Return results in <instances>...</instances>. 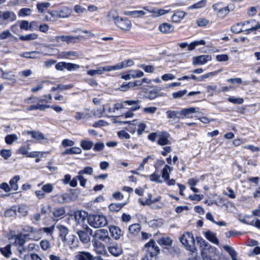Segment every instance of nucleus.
<instances>
[{"instance_id": "obj_40", "label": "nucleus", "mask_w": 260, "mask_h": 260, "mask_svg": "<svg viewBox=\"0 0 260 260\" xmlns=\"http://www.w3.org/2000/svg\"><path fill=\"white\" fill-rule=\"evenodd\" d=\"M50 106L48 105L41 104L40 103L36 105H31L27 108V110L32 111L35 110H44L47 108H49Z\"/></svg>"}, {"instance_id": "obj_5", "label": "nucleus", "mask_w": 260, "mask_h": 260, "mask_svg": "<svg viewBox=\"0 0 260 260\" xmlns=\"http://www.w3.org/2000/svg\"><path fill=\"white\" fill-rule=\"evenodd\" d=\"M111 240L108 231L105 229H101L95 232L92 241H103L106 243H110Z\"/></svg>"}, {"instance_id": "obj_50", "label": "nucleus", "mask_w": 260, "mask_h": 260, "mask_svg": "<svg viewBox=\"0 0 260 260\" xmlns=\"http://www.w3.org/2000/svg\"><path fill=\"white\" fill-rule=\"evenodd\" d=\"M130 75L132 78H138L143 77L144 75V73L139 70H130Z\"/></svg>"}, {"instance_id": "obj_1", "label": "nucleus", "mask_w": 260, "mask_h": 260, "mask_svg": "<svg viewBox=\"0 0 260 260\" xmlns=\"http://www.w3.org/2000/svg\"><path fill=\"white\" fill-rule=\"evenodd\" d=\"M251 24L250 27L249 28L245 29V31L249 30H256L260 29V24H258V23L254 19L245 21L243 22L237 23L236 24L233 25L231 28V31L235 34L240 33L244 30L243 28L245 26V25L250 24Z\"/></svg>"}, {"instance_id": "obj_13", "label": "nucleus", "mask_w": 260, "mask_h": 260, "mask_svg": "<svg viewBox=\"0 0 260 260\" xmlns=\"http://www.w3.org/2000/svg\"><path fill=\"white\" fill-rule=\"evenodd\" d=\"M92 245L95 252L98 254L107 255L106 246L100 241H92Z\"/></svg>"}, {"instance_id": "obj_35", "label": "nucleus", "mask_w": 260, "mask_h": 260, "mask_svg": "<svg viewBox=\"0 0 260 260\" xmlns=\"http://www.w3.org/2000/svg\"><path fill=\"white\" fill-rule=\"evenodd\" d=\"M178 114L179 112L178 111L168 110L166 112L167 118L170 119V121L172 122L179 118Z\"/></svg>"}, {"instance_id": "obj_9", "label": "nucleus", "mask_w": 260, "mask_h": 260, "mask_svg": "<svg viewBox=\"0 0 260 260\" xmlns=\"http://www.w3.org/2000/svg\"><path fill=\"white\" fill-rule=\"evenodd\" d=\"M27 236L26 234H19L14 236L15 240L14 244L18 246V250L21 253L26 250V248L23 247V245L25 242V239Z\"/></svg>"}, {"instance_id": "obj_4", "label": "nucleus", "mask_w": 260, "mask_h": 260, "mask_svg": "<svg viewBox=\"0 0 260 260\" xmlns=\"http://www.w3.org/2000/svg\"><path fill=\"white\" fill-rule=\"evenodd\" d=\"M89 224L94 228H100L108 224L107 218L103 215H91L88 218Z\"/></svg>"}, {"instance_id": "obj_33", "label": "nucleus", "mask_w": 260, "mask_h": 260, "mask_svg": "<svg viewBox=\"0 0 260 260\" xmlns=\"http://www.w3.org/2000/svg\"><path fill=\"white\" fill-rule=\"evenodd\" d=\"M66 211L64 208H59L55 209L53 211V214L55 220H58L59 218H62L64 217Z\"/></svg>"}, {"instance_id": "obj_55", "label": "nucleus", "mask_w": 260, "mask_h": 260, "mask_svg": "<svg viewBox=\"0 0 260 260\" xmlns=\"http://www.w3.org/2000/svg\"><path fill=\"white\" fill-rule=\"evenodd\" d=\"M139 68L143 69L146 73H152L154 71V67L152 65H146L145 64H142L139 65Z\"/></svg>"}, {"instance_id": "obj_63", "label": "nucleus", "mask_w": 260, "mask_h": 260, "mask_svg": "<svg viewBox=\"0 0 260 260\" xmlns=\"http://www.w3.org/2000/svg\"><path fill=\"white\" fill-rule=\"evenodd\" d=\"M223 194L225 196H227L231 199L236 198V195L235 194L234 190L230 187H228L226 190H224L223 191Z\"/></svg>"}, {"instance_id": "obj_38", "label": "nucleus", "mask_w": 260, "mask_h": 260, "mask_svg": "<svg viewBox=\"0 0 260 260\" xmlns=\"http://www.w3.org/2000/svg\"><path fill=\"white\" fill-rule=\"evenodd\" d=\"M141 226L138 223H135L129 226L128 230L130 234L133 235H137L140 231Z\"/></svg>"}, {"instance_id": "obj_6", "label": "nucleus", "mask_w": 260, "mask_h": 260, "mask_svg": "<svg viewBox=\"0 0 260 260\" xmlns=\"http://www.w3.org/2000/svg\"><path fill=\"white\" fill-rule=\"evenodd\" d=\"M93 172V168L89 166L84 168L82 170H81L78 172L77 178H78V180L80 182V185L82 187L85 188L87 183V179L84 178L83 175L86 174L88 175H91Z\"/></svg>"}, {"instance_id": "obj_23", "label": "nucleus", "mask_w": 260, "mask_h": 260, "mask_svg": "<svg viewBox=\"0 0 260 260\" xmlns=\"http://www.w3.org/2000/svg\"><path fill=\"white\" fill-rule=\"evenodd\" d=\"M147 12H148V11L145 9L144 10L126 11L125 12V14L126 15L131 16L134 18H139L146 15Z\"/></svg>"}, {"instance_id": "obj_44", "label": "nucleus", "mask_w": 260, "mask_h": 260, "mask_svg": "<svg viewBox=\"0 0 260 260\" xmlns=\"http://www.w3.org/2000/svg\"><path fill=\"white\" fill-rule=\"evenodd\" d=\"M80 146L84 150H88L92 147L93 143L90 141L82 140L80 142Z\"/></svg>"}, {"instance_id": "obj_12", "label": "nucleus", "mask_w": 260, "mask_h": 260, "mask_svg": "<svg viewBox=\"0 0 260 260\" xmlns=\"http://www.w3.org/2000/svg\"><path fill=\"white\" fill-rule=\"evenodd\" d=\"M212 59L211 56L209 55H202L192 58V64L194 66L202 65Z\"/></svg>"}, {"instance_id": "obj_26", "label": "nucleus", "mask_w": 260, "mask_h": 260, "mask_svg": "<svg viewBox=\"0 0 260 260\" xmlns=\"http://www.w3.org/2000/svg\"><path fill=\"white\" fill-rule=\"evenodd\" d=\"M158 243L165 247V248L169 249L172 243V240L168 237H162L157 240Z\"/></svg>"}, {"instance_id": "obj_11", "label": "nucleus", "mask_w": 260, "mask_h": 260, "mask_svg": "<svg viewBox=\"0 0 260 260\" xmlns=\"http://www.w3.org/2000/svg\"><path fill=\"white\" fill-rule=\"evenodd\" d=\"M16 19L17 16L13 11H3L0 15V19L6 22L7 23L14 22Z\"/></svg>"}, {"instance_id": "obj_31", "label": "nucleus", "mask_w": 260, "mask_h": 260, "mask_svg": "<svg viewBox=\"0 0 260 260\" xmlns=\"http://www.w3.org/2000/svg\"><path fill=\"white\" fill-rule=\"evenodd\" d=\"M126 204V202L121 203H111L109 206V209L112 212H117L119 211Z\"/></svg>"}, {"instance_id": "obj_17", "label": "nucleus", "mask_w": 260, "mask_h": 260, "mask_svg": "<svg viewBox=\"0 0 260 260\" xmlns=\"http://www.w3.org/2000/svg\"><path fill=\"white\" fill-rule=\"evenodd\" d=\"M134 62L132 59H127L121 62L118 63L114 66H112L113 71L119 70L123 68L131 67L134 65Z\"/></svg>"}, {"instance_id": "obj_15", "label": "nucleus", "mask_w": 260, "mask_h": 260, "mask_svg": "<svg viewBox=\"0 0 260 260\" xmlns=\"http://www.w3.org/2000/svg\"><path fill=\"white\" fill-rule=\"evenodd\" d=\"M93 255L87 251H79L74 255L73 260H92Z\"/></svg>"}, {"instance_id": "obj_21", "label": "nucleus", "mask_w": 260, "mask_h": 260, "mask_svg": "<svg viewBox=\"0 0 260 260\" xmlns=\"http://www.w3.org/2000/svg\"><path fill=\"white\" fill-rule=\"evenodd\" d=\"M109 232L111 233V236L116 240L119 239L123 234L120 229L118 226L114 225H111L109 226Z\"/></svg>"}, {"instance_id": "obj_39", "label": "nucleus", "mask_w": 260, "mask_h": 260, "mask_svg": "<svg viewBox=\"0 0 260 260\" xmlns=\"http://www.w3.org/2000/svg\"><path fill=\"white\" fill-rule=\"evenodd\" d=\"M169 12V10L158 9H154L150 11V12L152 13L151 16L153 17H159L166 13H168Z\"/></svg>"}, {"instance_id": "obj_8", "label": "nucleus", "mask_w": 260, "mask_h": 260, "mask_svg": "<svg viewBox=\"0 0 260 260\" xmlns=\"http://www.w3.org/2000/svg\"><path fill=\"white\" fill-rule=\"evenodd\" d=\"M197 243L201 249V255L203 260L205 259L206 251H213L215 249L213 248L208 242L201 237H197Z\"/></svg>"}, {"instance_id": "obj_7", "label": "nucleus", "mask_w": 260, "mask_h": 260, "mask_svg": "<svg viewBox=\"0 0 260 260\" xmlns=\"http://www.w3.org/2000/svg\"><path fill=\"white\" fill-rule=\"evenodd\" d=\"M111 18L114 21L115 24L122 30H128L132 27L130 20L126 18L112 16Z\"/></svg>"}, {"instance_id": "obj_58", "label": "nucleus", "mask_w": 260, "mask_h": 260, "mask_svg": "<svg viewBox=\"0 0 260 260\" xmlns=\"http://www.w3.org/2000/svg\"><path fill=\"white\" fill-rule=\"evenodd\" d=\"M28 134H30L32 137L36 140H40L44 139V136L41 133L36 132H28Z\"/></svg>"}, {"instance_id": "obj_49", "label": "nucleus", "mask_w": 260, "mask_h": 260, "mask_svg": "<svg viewBox=\"0 0 260 260\" xmlns=\"http://www.w3.org/2000/svg\"><path fill=\"white\" fill-rule=\"evenodd\" d=\"M38 37L37 34L32 33L25 36H21L19 38L21 41H30L37 39Z\"/></svg>"}, {"instance_id": "obj_53", "label": "nucleus", "mask_w": 260, "mask_h": 260, "mask_svg": "<svg viewBox=\"0 0 260 260\" xmlns=\"http://www.w3.org/2000/svg\"><path fill=\"white\" fill-rule=\"evenodd\" d=\"M54 185L51 183H47L43 185L42 187V189L45 194L50 193L54 189Z\"/></svg>"}, {"instance_id": "obj_16", "label": "nucleus", "mask_w": 260, "mask_h": 260, "mask_svg": "<svg viewBox=\"0 0 260 260\" xmlns=\"http://www.w3.org/2000/svg\"><path fill=\"white\" fill-rule=\"evenodd\" d=\"M108 251L110 254L114 256H118L122 253V249L117 243H114L108 247Z\"/></svg>"}, {"instance_id": "obj_47", "label": "nucleus", "mask_w": 260, "mask_h": 260, "mask_svg": "<svg viewBox=\"0 0 260 260\" xmlns=\"http://www.w3.org/2000/svg\"><path fill=\"white\" fill-rule=\"evenodd\" d=\"M18 138L16 134L8 135L6 136L5 140L7 144H12L14 142L17 141Z\"/></svg>"}, {"instance_id": "obj_3", "label": "nucleus", "mask_w": 260, "mask_h": 260, "mask_svg": "<svg viewBox=\"0 0 260 260\" xmlns=\"http://www.w3.org/2000/svg\"><path fill=\"white\" fill-rule=\"evenodd\" d=\"M180 242H181L186 250L191 252H194L197 250L195 240L192 234L189 233L183 234L180 238Z\"/></svg>"}, {"instance_id": "obj_28", "label": "nucleus", "mask_w": 260, "mask_h": 260, "mask_svg": "<svg viewBox=\"0 0 260 260\" xmlns=\"http://www.w3.org/2000/svg\"><path fill=\"white\" fill-rule=\"evenodd\" d=\"M124 103L128 106H132L131 110L132 111H135L140 108V104L141 102L139 100H126Z\"/></svg>"}, {"instance_id": "obj_30", "label": "nucleus", "mask_w": 260, "mask_h": 260, "mask_svg": "<svg viewBox=\"0 0 260 260\" xmlns=\"http://www.w3.org/2000/svg\"><path fill=\"white\" fill-rule=\"evenodd\" d=\"M40 54H41V53L39 51H33L30 52H24L20 54V56L26 58L36 59L38 58V55Z\"/></svg>"}, {"instance_id": "obj_42", "label": "nucleus", "mask_w": 260, "mask_h": 260, "mask_svg": "<svg viewBox=\"0 0 260 260\" xmlns=\"http://www.w3.org/2000/svg\"><path fill=\"white\" fill-rule=\"evenodd\" d=\"M2 72V77L3 79L9 80L13 82H16L15 79V75L11 74V72H5L3 70H1Z\"/></svg>"}, {"instance_id": "obj_52", "label": "nucleus", "mask_w": 260, "mask_h": 260, "mask_svg": "<svg viewBox=\"0 0 260 260\" xmlns=\"http://www.w3.org/2000/svg\"><path fill=\"white\" fill-rule=\"evenodd\" d=\"M0 251L1 252L2 254L5 257H10L12 254L11 251V245H8L5 247L1 248Z\"/></svg>"}, {"instance_id": "obj_59", "label": "nucleus", "mask_w": 260, "mask_h": 260, "mask_svg": "<svg viewBox=\"0 0 260 260\" xmlns=\"http://www.w3.org/2000/svg\"><path fill=\"white\" fill-rule=\"evenodd\" d=\"M20 28L21 29H24L26 30H32L31 24H29L28 21L27 20H23L21 22Z\"/></svg>"}, {"instance_id": "obj_43", "label": "nucleus", "mask_w": 260, "mask_h": 260, "mask_svg": "<svg viewBox=\"0 0 260 260\" xmlns=\"http://www.w3.org/2000/svg\"><path fill=\"white\" fill-rule=\"evenodd\" d=\"M148 224L153 228L161 227L163 224V221L161 219H154L148 222Z\"/></svg>"}, {"instance_id": "obj_25", "label": "nucleus", "mask_w": 260, "mask_h": 260, "mask_svg": "<svg viewBox=\"0 0 260 260\" xmlns=\"http://www.w3.org/2000/svg\"><path fill=\"white\" fill-rule=\"evenodd\" d=\"M77 37L72 36H59L56 37V40L57 42H65L67 44L75 43Z\"/></svg>"}, {"instance_id": "obj_41", "label": "nucleus", "mask_w": 260, "mask_h": 260, "mask_svg": "<svg viewBox=\"0 0 260 260\" xmlns=\"http://www.w3.org/2000/svg\"><path fill=\"white\" fill-rule=\"evenodd\" d=\"M198 108H189L187 109H184L180 113V114L184 115V116L189 117H190V115L192 113H196L198 112Z\"/></svg>"}, {"instance_id": "obj_46", "label": "nucleus", "mask_w": 260, "mask_h": 260, "mask_svg": "<svg viewBox=\"0 0 260 260\" xmlns=\"http://www.w3.org/2000/svg\"><path fill=\"white\" fill-rule=\"evenodd\" d=\"M154 158V155H148L147 157L144 158L142 162L138 168V170L139 171L143 170L144 169L145 165L148 163L149 160H153Z\"/></svg>"}, {"instance_id": "obj_56", "label": "nucleus", "mask_w": 260, "mask_h": 260, "mask_svg": "<svg viewBox=\"0 0 260 260\" xmlns=\"http://www.w3.org/2000/svg\"><path fill=\"white\" fill-rule=\"evenodd\" d=\"M205 44V41L204 40L196 41L189 44V46H188V50H192L196 48V46L199 45H204Z\"/></svg>"}, {"instance_id": "obj_29", "label": "nucleus", "mask_w": 260, "mask_h": 260, "mask_svg": "<svg viewBox=\"0 0 260 260\" xmlns=\"http://www.w3.org/2000/svg\"><path fill=\"white\" fill-rule=\"evenodd\" d=\"M20 179V177L19 175H16L10 180L9 185L12 190L17 191L18 189V182Z\"/></svg>"}, {"instance_id": "obj_51", "label": "nucleus", "mask_w": 260, "mask_h": 260, "mask_svg": "<svg viewBox=\"0 0 260 260\" xmlns=\"http://www.w3.org/2000/svg\"><path fill=\"white\" fill-rule=\"evenodd\" d=\"M31 13H32L31 9H30L29 8H24L21 9L19 11V12L18 13V15L19 17H25V16L30 15Z\"/></svg>"}, {"instance_id": "obj_60", "label": "nucleus", "mask_w": 260, "mask_h": 260, "mask_svg": "<svg viewBox=\"0 0 260 260\" xmlns=\"http://www.w3.org/2000/svg\"><path fill=\"white\" fill-rule=\"evenodd\" d=\"M223 247L224 250L229 253L231 257L237 256V253L236 251L232 247L228 245H224Z\"/></svg>"}, {"instance_id": "obj_57", "label": "nucleus", "mask_w": 260, "mask_h": 260, "mask_svg": "<svg viewBox=\"0 0 260 260\" xmlns=\"http://www.w3.org/2000/svg\"><path fill=\"white\" fill-rule=\"evenodd\" d=\"M66 70L70 72L76 71L80 68L79 65L70 62H66Z\"/></svg>"}, {"instance_id": "obj_34", "label": "nucleus", "mask_w": 260, "mask_h": 260, "mask_svg": "<svg viewBox=\"0 0 260 260\" xmlns=\"http://www.w3.org/2000/svg\"><path fill=\"white\" fill-rule=\"evenodd\" d=\"M159 29L163 33H169L173 31L174 27L171 24L165 23L159 25Z\"/></svg>"}, {"instance_id": "obj_54", "label": "nucleus", "mask_w": 260, "mask_h": 260, "mask_svg": "<svg viewBox=\"0 0 260 260\" xmlns=\"http://www.w3.org/2000/svg\"><path fill=\"white\" fill-rule=\"evenodd\" d=\"M40 245L41 248L45 251L49 250L51 248L50 242L46 239L41 240L40 242Z\"/></svg>"}, {"instance_id": "obj_19", "label": "nucleus", "mask_w": 260, "mask_h": 260, "mask_svg": "<svg viewBox=\"0 0 260 260\" xmlns=\"http://www.w3.org/2000/svg\"><path fill=\"white\" fill-rule=\"evenodd\" d=\"M56 228L59 232V237L60 240L62 241L66 240V238L68 236L69 232L68 228L61 224L57 225Z\"/></svg>"}, {"instance_id": "obj_64", "label": "nucleus", "mask_w": 260, "mask_h": 260, "mask_svg": "<svg viewBox=\"0 0 260 260\" xmlns=\"http://www.w3.org/2000/svg\"><path fill=\"white\" fill-rule=\"evenodd\" d=\"M49 260H69V259L64 256H59L55 254H51L48 256Z\"/></svg>"}, {"instance_id": "obj_45", "label": "nucleus", "mask_w": 260, "mask_h": 260, "mask_svg": "<svg viewBox=\"0 0 260 260\" xmlns=\"http://www.w3.org/2000/svg\"><path fill=\"white\" fill-rule=\"evenodd\" d=\"M50 5L51 4L50 3L45 2L38 3L36 6L39 13H43L44 12L45 9L49 8L50 6Z\"/></svg>"}, {"instance_id": "obj_2", "label": "nucleus", "mask_w": 260, "mask_h": 260, "mask_svg": "<svg viewBox=\"0 0 260 260\" xmlns=\"http://www.w3.org/2000/svg\"><path fill=\"white\" fill-rule=\"evenodd\" d=\"M146 253L142 260H156L157 255L159 252L158 247L155 244L154 241L151 240L145 245Z\"/></svg>"}, {"instance_id": "obj_62", "label": "nucleus", "mask_w": 260, "mask_h": 260, "mask_svg": "<svg viewBox=\"0 0 260 260\" xmlns=\"http://www.w3.org/2000/svg\"><path fill=\"white\" fill-rule=\"evenodd\" d=\"M54 198L55 201L60 204L65 203L67 199V195L64 194L56 195Z\"/></svg>"}, {"instance_id": "obj_37", "label": "nucleus", "mask_w": 260, "mask_h": 260, "mask_svg": "<svg viewBox=\"0 0 260 260\" xmlns=\"http://www.w3.org/2000/svg\"><path fill=\"white\" fill-rule=\"evenodd\" d=\"M205 237L209 241L213 243L218 244L219 241L216 237L215 234L213 233L210 231H208L205 233Z\"/></svg>"}, {"instance_id": "obj_22", "label": "nucleus", "mask_w": 260, "mask_h": 260, "mask_svg": "<svg viewBox=\"0 0 260 260\" xmlns=\"http://www.w3.org/2000/svg\"><path fill=\"white\" fill-rule=\"evenodd\" d=\"M86 217L87 213L84 211H77L74 214V218L77 224L84 222Z\"/></svg>"}, {"instance_id": "obj_36", "label": "nucleus", "mask_w": 260, "mask_h": 260, "mask_svg": "<svg viewBox=\"0 0 260 260\" xmlns=\"http://www.w3.org/2000/svg\"><path fill=\"white\" fill-rule=\"evenodd\" d=\"M171 171V167L167 165H165L161 172V177L164 179L165 181H167L169 179Z\"/></svg>"}, {"instance_id": "obj_18", "label": "nucleus", "mask_w": 260, "mask_h": 260, "mask_svg": "<svg viewBox=\"0 0 260 260\" xmlns=\"http://www.w3.org/2000/svg\"><path fill=\"white\" fill-rule=\"evenodd\" d=\"M72 12L71 8L67 7H62L57 10L58 17L60 18H66L69 17Z\"/></svg>"}, {"instance_id": "obj_20", "label": "nucleus", "mask_w": 260, "mask_h": 260, "mask_svg": "<svg viewBox=\"0 0 260 260\" xmlns=\"http://www.w3.org/2000/svg\"><path fill=\"white\" fill-rule=\"evenodd\" d=\"M66 240L63 241L62 242L71 248L75 247L77 245V238L73 234L69 235L66 238Z\"/></svg>"}, {"instance_id": "obj_61", "label": "nucleus", "mask_w": 260, "mask_h": 260, "mask_svg": "<svg viewBox=\"0 0 260 260\" xmlns=\"http://www.w3.org/2000/svg\"><path fill=\"white\" fill-rule=\"evenodd\" d=\"M1 155L5 159H8L12 155L11 150L2 149L0 152Z\"/></svg>"}, {"instance_id": "obj_48", "label": "nucleus", "mask_w": 260, "mask_h": 260, "mask_svg": "<svg viewBox=\"0 0 260 260\" xmlns=\"http://www.w3.org/2000/svg\"><path fill=\"white\" fill-rule=\"evenodd\" d=\"M17 207L16 206L8 209L5 212V216L8 217H13L17 215Z\"/></svg>"}, {"instance_id": "obj_10", "label": "nucleus", "mask_w": 260, "mask_h": 260, "mask_svg": "<svg viewBox=\"0 0 260 260\" xmlns=\"http://www.w3.org/2000/svg\"><path fill=\"white\" fill-rule=\"evenodd\" d=\"M86 232L82 230H79L77 232V234L79 236L80 241L85 244L88 243L90 241V235L92 234V230L88 226H86Z\"/></svg>"}, {"instance_id": "obj_32", "label": "nucleus", "mask_w": 260, "mask_h": 260, "mask_svg": "<svg viewBox=\"0 0 260 260\" xmlns=\"http://www.w3.org/2000/svg\"><path fill=\"white\" fill-rule=\"evenodd\" d=\"M82 152V150L80 148L77 147H73L69 149H66L62 152V155L67 154H80Z\"/></svg>"}, {"instance_id": "obj_14", "label": "nucleus", "mask_w": 260, "mask_h": 260, "mask_svg": "<svg viewBox=\"0 0 260 260\" xmlns=\"http://www.w3.org/2000/svg\"><path fill=\"white\" fill-rule=\"evenodd\" d=\"M111 71H113L112 66H108L99 67L96 70H88L87 72V74L89 76H93L95 75H101L104 72H110Z\"/></svg>"}, {"instance_id": "obj_24", "label": "nucleus", "mask_w": 260, "mask_h": 260, "mask_svg": "<svg viewBox=\"0 0 260 260\" xmlns=\"http://www.w3.org/2000/svg\"><path fill=\"white\" fill-rule=\"evenodd\" d=\"M158 139L157 140V144L164 146L169 144V141L168 140L169 134L167 132H162L158 135Z\"/></svg>"}, {"instance_id": "obj_27", "label": "nucleus", "mask_w": 260, "mask_h": 260, "mask_svg": "<svg viewBox=\"0 0 260 260\" xmlns=\"http://www.w3.org/2000/svg\"><path fill=\"white\" fill-rule=\"evenodd\" d=\"M92 115L88 110H86L84 112H76L75 118L76 120L81 119H87L91 117Z\"/></svg>"}]
</instances>
